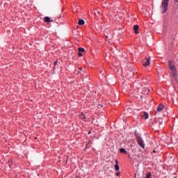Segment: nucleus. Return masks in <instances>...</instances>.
I'll return each mask as SVG.
<instances>
[{
  "mask_svg": "<svg viewBox=\"0 0 178 178\" xmlns=\"http://www.w3.org/2000/svg\"><path fill=\"white\" fill-rule=\"evenodd\" d=\"M168 67L171 70V74L174 80H177V74L176 72V67L175 66V61L170 60L168 61Z\"/></svg>",
  "mask_w": 178,
  "mask_h": 178,
  "instance_id": "1",
  "label": "nucleus"
},
{
  "mask_svg": "<svg viewBox=\"0 0 178 178\" xmlns=\"http://www.w3.org/2000/svg\"><path fill=\"white\" fill-rule=\"evenodd\" d=\"M169 5V0H163L161 3V8L163 9L162 13H165L168 11V6Z\"/></svg>",
  "mask_w": 178,
  "mask_h": 178,
  "instance_id": "2",
  "label": "nucleus"
},
{
  "mask_svg": "<svg viewBox=\"0 0 178 178\" xmlns=\"http://www.w3.org/2000/svg\"><path fill=\"white\" fill-rule=\"evenodd\" d=\"M136 141H137L138 145H140V147L141 148H143V149H144V148H145V144L144 143V140H143V138L138 137L136 139Z\"/></svg>",
  "mask_w": 178,
  "mask_h": 178,
  "instance_id": "3",
  "label": "nucleus"
},
{
  "mask_svg": "<svg viewBox=\"0 0 178 178\" xmlns=\"http://www.w3.org/2000/svg\"><path fill=\"white\" fill-rule=\"evenodd\" d=\"M114 168L116 172H119V170H120V168L119 167V162L117 159L115 160V164L114 165Z\"/></svg>",
  "mask_w": 178,
  "mask_h": 178,
  "instance_id": "4",
  "label": "nucleus"
},
{
  "mask_svg": "<svg viewBox=\"0 0 178 178\" xmlns=\"http://www.w3.org/2000/svg\"><path fill=\"white\" fill-rule=\"evenodd\" d=\"M149 59L150 57H149L148 58H146L144 60H143V66H148L149 65Z\"/></svg>",
  "mask_w": 178,
  "mask_h": 178,
  "instance_id": "5",
  "label": "nucleus"
},
{
  "mask_svg": "<svg viewBox=\"0 0 178 178\" xmlns=\"http://www.w3.org/2000/svg\"><path fill=\"white\" fill-rule=\"evenodd\" d=\"M164 108H165V106L163 104L159 105L157 107V112H162Z\"/></svg>",
  "mask_w": 178,
  "mask_h": 178,
  "instance_id": "6",
  "label": "nucleus"
},
{
  "mask_svg": "<svg viewBox=\"0 0 178 178\" xmlns=\"http://www.w3.org/2000/svg\"><path fill=\"white\" fill-rule=\"evenodd\" d=\"M44 22L45 23H51L52 20H51V18H49V17H45L44 18Z\"/></svg>",
  "mask_w": 178,
  "mask_h": 178,
  "instance_id": "7",
  "label": "nucleus"
},
{
  "mask_svg": "<svg viewBox=\"0 0 178 178\" xmlns=\"http://www.w3.org/2000/svg\"><path fill=\"white\" fill-rule=\"evenodd\" d=\"M138 29H140V26L138 25H134V30L136 34L138 33Z\"/></svg>",
  "mask_w": 178,
  "mask_h": 178,
  "instance_id": "8",
  "label": "nucleus"
},
{
  "mask_svg": "<svg viewBox=\"0 0 178 178\" xmlns=\"http://www.w3.org/2000/svg\"><path fill=\"white\" fill-rule=\"evenodd\" d=\"M86 22H84L83 19H79V22H78V24L79 26H84Z\"/></svg>",
  "mask_w": 178,
  "mask_h": 178,
  "instance_id": "9",
  "label": "nucleus"
},
{
  "mask_svg": "<svg viewBox=\"0 0 178 178\" xmlns=\"http://www.w3.org/2000/svg\"><path fill=\"white\" fill-rule=\"evenodd\" d=\"M120 152H121V154H125V155H127V151H126L124 148H121L120 149Z\"/></svg>",
  "mask_w": 178,
  "mask_h": 178,
  "instance_id": "10",
  "label": "nucleus"
},
{
  "mask_svg": "<svg viewBox=\"0 0 178 178\" xmlns=\"http://www.w3.org/2000/svg\"><path fill=\"white\" fill-rule=\"evenodd\" d=\"M143 116L145 120H147V119H148V118H149V115H148V113H147V112L143 113Z\"/></svg>",
  "mask_w": 178,
  "mask_h": 178,
  "instance_id": "11",
  "label": "nucleus"
},
{
  "mask_svg": "<svg viewBox=\"0 0 178 178\" xmlns=\"http://www.w3.org/2000/svg\"><path fill=\"white\" fill-rule=\"evenodd\" d=\"M78 51H79V52H84L85 49H84V48L79 47V48L78 49Z\"/></svg>",
  "mask_w": 178,
  "mask_h": 178,
  "instance_id": "12",
  "label": "nucleus"
},
{
  "mask_svg": "<svg viewBox=\"0 0 178 178\" xmlns=\"http://www.w3.org/2000/svg\"><path fill=\"white\" fill-rule=\"evenodd\" d=\"M78 56L81 57V56H83V54H81V52L79 51Z\"/></svg>",
  "mask_w": 178,
  "mask_h": 178,
  "instance_id": "13",
  "label": "nucleus"
},
{
  "mask_svg": "<svg viewBox=\"0 0 178 178\" xmlns=\"http://www.w3.org/2000/svg\"><path fill=\"white\" fill-rule=\"evenodd\" d=\"M120 174L119 172H116L115 175L119 176Z\"/></svg>",
  "mask_w": 178,
  "mask_h": 178,
  "instance_id": "14",
  "label": "nucleus"
},
{
  "mask_svg": "<svg viewBox=\"0 0 178 178\" xmlns=\"http://www.w3.org/2000/svg\"><path fill=\"white\" fill-rule=\"evenodd\" d=\"M57 63H58V62H55L54 63V66L56 65Z\"/></svg>",
  "mask_w": 178,
  "mask_h": 178,
  "instance_id": "15",
  "label": "nucleus"
},
{
  "mask_svg": "<svg viewBox=\"0 0 178 178\" xmlns=\"http://www.w3.org/2000/svg\"><path fill=\"white\" fill-rule=\"evenodd\" d=\"M97 13H98V14H99V13H100V12H99V11H97Z\"/></svg>",
  "mask_w": 178,
  "mask_h": 178,
  "instance_id": "16",
  "label": "nucleus"
},
{
  "mask_svg": "<svg viewBox=\"0 0 178 178\" xmlns=\"http://www.w3.org/2000/svg\"><path fill=\"white\" fill-rule=\"evenodd\" d=\"M176 1V2H178V0H175Z\"/></svg>",
  "mask_w": 178,
  "mask_h": 178,
  "instance_id": "17",
  "label": "nucleus"
},
{
  "mask_svg": "<svg viewBox=\"0 0 178 178\" xmlns=\"http://www.w3.org/2000/svg\"><path fill=\"white\" fill-rule=\"evenodd\" d=\"M79 70H81V68H79Z\"/></svg>",
  "mask_w": 178,
  "mask_h": 178,
  "instance_id": "18",
  "label": "nucleus"
},
{
  "mask_svg": "<svg viewBox=\"0 0 178 178\" xmlns=\"http://www.w3.org/2000/svg\"><path fill=\"white\" fill-rule=\"evenodd\" d=\"M106 38H108V36H106Z\"/></svg>",
  "mask_w": 178,
  "mask_h": 178,
  "instance_id": "19",
  "label": "nucleus"
}]
</instances>
